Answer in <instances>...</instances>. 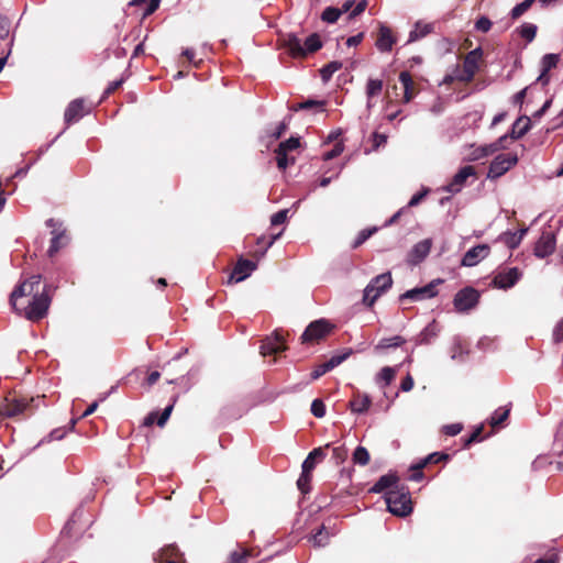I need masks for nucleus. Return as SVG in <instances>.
Segmentation results:
<instances>
[{
    "label": "nucleus",
    "instance_id": "f257e3e1",
    "mask_svg": "<svg viewBox=\"0 0 563 563\" xmlns=\"http://www.w3.org/2000/svg\"><path fill=\"white\" fill-rule=\"evenodd\" d=\"M42 276L33 275L27 280L20 284L11 294L10 301L14 309H16V299L24 296H32V300L24 308V317L31 321H38L43 319L51 306V286L45 285L42 291H38Z\"/></svg>",
    "mask_w": 563,
    "mask_h": 563
},
{
    "label": "nucleus",
    "instance_id": "f03ea898",
    "mask_svg": "<svg viewBox=\"0 0 563 563\" xmlns=\"http://www.w3.org/2000/svg\"><path fill=\"white\" fill-rule=\"evenodd\" d=\"M283 45L292 57H305L322 47L320 36L316 33L308 36L305 43L296 34L289 33L283 38Z\"/></svg>",
    "mask_w": 563,
    "mask_h": 563
},
{
    "label": "nucleus",
    "instance_id": "7ed1b4c3",
    "mask_svg": "<svg viewBox=\"0 0 563 563\" xmlns=\"http://www.w3.org/2000/svg\"><path fill=\"white\" fill-rule=\"evenodd\" d=\"M387 509L395 516L406 517L412 511L408 490L390 489L385 497Z\"/></svg>",
    "mask_w": 563,
    "mask_h": 563
},
{
    "label": "nucleus",
    "instance_id": "20e7f679",
    "mask_svg": "<svg viewBox=\"0 0 563 563\" xmlns=\"http://www.w3.org/2000/svg\"><path fill=\"white\" fill-rule=\"evenodd\" d=\"M390 273H384L373 278L364 289L363 302L372 307L377 298L391 287Z\"/></svg>",
    "mask_w": 563,
    "mask_h": 563
},
{
    "label": "nucleus",
    "instance_id": "39448f33",
    "mask_svg": "<svg viewBox=\"0 0 563 563\" xmlns=\"http://www.w3.org/2000/svg\"><path fill=\"white\" fill-rule=\"evenodd\" d=\"M479 300V292L473 287H465L454 296L453 305L456 311L466 312L473 309Z\"/></svg>",
    "mask_w": 563,
    "mask_h": 563
},
{
    "label": "nucleus",
    "instance_id": "423d86ee",
    "mask_svg": "<svg viewBox=\"0 0 563 563\" xmlns=\"http://www.w3.org/2000/svg\"><path fill=\"white\" fill-rule=\"evenodd\" d=\"M518 162L516 154H501L494 158L489 166L487 177L490 179L498 178L507 173Z\"/></svg>",
    "mask_w": 563,
    "mask_h": 563
},
{
    "label": "nucleus",
    "instance_id": "0eeeda50",
    "mask_svg": "<svg viewBox=\"0 0 563 563\" xmlns=\"http://www.w3.org/2000/svg\"><path fill=\"white\" fill-rule=\"evenodd\" d=\"M332 330V324L324 320L320 319L317 321L311 322L305 332L301 335L302 342H313L319 341L325 335H328Z\"/></svg>",
    "mask_w": 563,
    "mask_h": 563
},
{
    "label": "nucleus",
    "instance_id": "6e6552de",
    "mask_svg": "<svg viewBox=\"0 0 563 563\" xmlns=\"http://www.w3.org/2000/svg\"><path fill=\"white\" fill-rule=\"evenodd\" d=\"M43 397H37L36 400L42 399ZM35 398L30 400L25 398H5V402L0 408V413L4 417H16L23 413L30 406L31 402H34Z\"/></svg>",
    "mask_w": 563,
    "mask_h": 563
},
{
    "label": "nucleus",
    "instance_id": "1a4fd4ad",
    "mask_svg": "<svg viewBox=\"0 0 563 563\" xmlns=\"http://www.w3.org/2000/svg\"><path fill=\"white\" fill-rule=\"evenodd\" d=\"M441 283H442V279H435L423 287H417V288L407 290L399 297V300L404 301V300L409 299L412 301H419L422 299L432 298L437 295L435 287Z\"/></svg>",
    "mask_w": 563,
    "mask_h": 563
},
{
    "label": "nucleus",
    "instance_id": "9d476101",
    "mask_svg": "<svg viewBox=\"0 0 563 563\" xmlns=\"http://www.w3.org/2000/svg\"><path fill=\"white\" fill-rule=\"evenodd\" d=\"M475 168L471 165L462 167L452 178V180L442 189L450 194H457L464 187L467 178L475 177Z\"/></svg>",
    "mask_w": 563,
    "mask_h": 563
},
{
    "label": "nucleus",
    "instance_id": "9b49d317",
    "mask_svg": "<svg viewBox=\"0 0 563 563\" xmlns=\"http://www.w3.org/2000/svg\"><path fill=\"white\" fill-rule=\"evenodd\" d=\"M521 272L517 267H511L501 272H498L493 279V285L496 288L508 289L516 285L520 279Z\"/></svg>",
    "mask_w": 563,
    "mask_h": 563
},
{
    "label": "nucleus",
    "instance_id": "f8f14e48",
    "mask_svg": "<svg viewBox=\"0 0 563 563\" xmlns=\"http://www.w3.org/2000/svg\"><path fill=\"white\" fill-rule=\"evenodd\" d=\"M555 235L549 231H542L541 236L534 245V255L539 258H544L551 255L555 250Z\"/></svg>",
    "mask_w": 563,
    "mask_h": 563
},
{
    "label": "nucleus",
    "instance_id": "ddd939ff",
    "mask_svg": "<svg viewBox=\"0 0 563 563\" xmlns=\"http://www.w3.org/2000/svg\"><path fill=\"white\" fill-rule=\"evenodd\" d=\"M256 269L252 261L240 258L229 277V283H240L246 279Z\"/></svg>",
    "mask_w": 563,
    "mask_h": 563
},
{
    "label": "nucleus",
    "instance_id": "4468645a",
    "mask_svg": "<svg viewBox=\"0 0 563 563\" xmlns=\"http://www.w3.org/2000/svg\"><path fill=\"white\" fill-rule=\"evenodd\" d=\"M489 251L487 244H478L470 249L462 258V265L466 267L475 266L489 254Z\"/></svg>",
    "mask_w": 563,
    "mask_h": 563
},
{
    "label": "nucleus",
    "instance_id": "2eb2a0df",
    "mask_svg": "<svg viewBox=\"0 0 563 563\" xmlns=\"http://www.w3.org/2000/svg\"><path fill=\"white\" fill-rule=\"evenodd\" d=\"M432 246V241L430 239H424L417 244L413 245L412 250L408 255V262L410 264H418L423 261L427 255L430 253Z\"/></svg>",
    "mask_w": 563,
    "mask_h": 563
},
{
    "label": "nucleus",
    "instance_id": "dca6fc26",
    "mask_svg": "<svg viewBox=\"0 0 563 563\" xmlns=\"http://www.w3.org/2000/svg\"><path fill=\"white\" fill-rule=\"evenodd\" d=\"M507 137H508V135H503L495 143L475 148L471 153L470 159L471 161L482 159V158L487 157V156L492 155L493 153L497 152L499 148L505 147L504 142L507 140Z\"/></svg>",
    "mask_w": 563,
    "mask_h": 563
},
{
    "label": "nucleus",
    "instance_id": "f3484780",
    "mask_svg": "<svg viewBox=\"0 0 563 563\" xmlns=\"http://www.w3.org/2000/svg\"><path fill=\"white\" fill-rule=\"evenodd\" d=\"M286 349L284 344L283 336L275 332L272 336L267 338L262 346H261V353L262 355H268V354H276Z\"/></svg>",
    "mask_w": 563,
    "mask_h": 563
},
{
    "label": "nucleus",
    "instance_id": "a211bd4d",
    "mask_svg": "<svg viewBox=\"0 0 563 563\" xmlns=\"http://www.w3.org/2000/svg\"><path fill=\"white\" fill-rule=\"evenodd\" d=\"M481 57H482L481 48H475L474 51L470 52L466 55V57L464 59V64H463L464 73H465V76L463 77V79L471 80L474 77L475 71L478 67V60L481 59Z\"/></svg>",
    "mask_w": 563,
    "mask_h": 563
},
{
    "label": "nucleus",
    "instance_id": "6ab92c4d",
    "mask_svg": "<svg viewBox=\"0 0 563 563\" xmlns=\"http://www.w3.org/2000/svg\"><path fill=\"white\" fill-rule=\"evenodd\" d=\"M396 40L391 33V30L386 25H380L378 37L376 40V47L380 52H389L395 44Z\"/></svg>",
    "mask_w": 563,
    "mask_h": 563
},
{
    "label": "nucleus",
    "instance_id": "aec40b11",
    "mask_svg": "<svg viewBox=\"0 0 563 563\" xmlns=\"http://www.w3.org/2000/svg\"><path fill=\"white\" fill-rule=\"evenodd\" d=\"M347 357V354L342 355H334L329 361L324 362L323 364L319 365L314 368V371L311 373V376L313 379H317L324 375L327 372L333 369L338 365H340L345 358Z\"/></svg>",
    "mask_w": 563,
    "mask_h": 563
},
{
    "label": "nucleus",
    "instance_id": "412c9836",
    "mask_svg": "<svg viewBox=\"0 0 563 563\" xmlns=\"http://www.w3.org/2000/svg\"><path fill=\"white\" fill-rule=\"evenodd\" d=\"M52 235L51 245L47 251V255L49 257H53L62 247L68 243V238L64 230L54 229L52 231Z\"/></svg>",
    "mask_w": 563,
    "mask_h": 563
},
{
    "label": "nucleus",
    "instance_id": "4be33fe9",
    "mask_svg": "<svg viewBox=\"0 0 563 563\" xmlns=\"http://www.w3.org/2000/svg\"><path fill=\"white\" fill-rule=\"evenodd\" d=\"M85 114L84 101L81 99H76L69 103L65 111V121L66 123H73L78 121Z\"/></svg>",
    "mask_w": 563,
    "mask_h": 563
},
{
    "label": "nucleus",
    "instance_id": "5701e85b",
    "mask_svg": "<svg viewBox=\"0 0 563 563\" xmlns=\"http://www.w3.org/2000/svg\"><path fill=\"white\" fill-rule=\"evenodd\" d=\"M399 80L404 87V98L402 101L408 103L415 97V82L408 71H401L399 75Z\"/></svg>",
    "mask_w": 563,
    "mask_h": 563
},
{
    "label": "nucleus",
    "instance_id": "b1692460",
    "mask_svg": "<svg viewBox=\"0 0 563 563\" xmlns=\"http://www.w3.org/2000/svg\"><path fill=\"white\" fill-rule=\"evenodd\" d=\"M372 400L368 395L357 393L350 401V409L356 413H364L368 410Z\"/></svg>",
    "mask_w": 563,
    "mask_h": 563
},
{
    "label": "nucleus",
    "instance_id": "393cba45",
    "mask_svg": "<svg viewBox=\"0 0 563 563\" xmlns=\"http://www.w3.org/2000/svg\"><path fill=\"white\" fill-rule=\"evenodd\" d=\"M433 31V25L430 23L417 22L415 29L409 33L408 43H413L427 36Z\"/></svg>",
    "mask_w": 563,
    "mask_h": 563
},
{
    "label": "nucleus",
    "instance_id": "a878e982",
    "mask_svg": "<svg viewBox=\"0 0 563 563\" xmlns=\"http://www.w3.org/2000/svg\"><path fill=\"white\" fill-rule=\"evenodd\" d=\"M325 457V452L323 450V448H317V449H313L309 454L308 456L306 457V460L303 461L302 463V468L306 471V472H311L314 466H316V462L317 461H321Z\"/></svg>",
    "mask_w": 563,
    "mask_h": 563
},
{
    "label": "nucleus",
    "instance_id": "bb28decb",
    "mask_svg": "<svg viewBox=\"0 0 563 563\" xmlns=\"http://www.w3.org/2000/svg\"><path fill=\"white\" fill-rule=\"evenodd\" d=\"M397 481H398V477L394 474L384 475L375 483V485L372 487L371 492L380 493V492L396 485Z\"/></svg>",
    "mask_w": 563,
    "mask_h": 563
},
{
    "label": "nucleus",
    "instance_id": "cd10ccee",
    "mask_svg": "<svg viewBox=\"0 0 563 563\" xmlns=\"http://www.w3.org/2000/svg\"><path fill=\"white\" fill-rule=\"evenodd\" d=\"M178 550L175 545H167L159 550V552L155 555L154 560L157 563H176L172 560V558L176 556Z\"/></svg>",
    "mask_w": 563,
    "mask_h": 563
},
{
    "label": "nucleus",
    "instance_id": "c85d7f7f",
    "mask_svg": "<svg viewBox=\"0 0 563 563\" xmlns=\"http://www.w3.org/2000/svg\"><path fill=\"white\" fill-rule=\"evenodd\" d=\"M530 129V119H518L514 125L510 137L514 140L522 137Z\"/></svg>",
    "mask_w": 563,
    "mask_h": 563
},
{
    "label": "nucleus",
    "instance_id": "c756f323",
    "mask_svg": "<svg viewBox=\"0 0 563 563\" xmlns=\"http://www.w3.org/2000/svg\"><path fill=\"white\" fill-rule=\"evenodd\" d=\"M383 89V81L379 79H369L366 86V93L368 97L367 108H372L371 98L380 93Z\"/></svg>",
    "mask_w": 563,
    "mask_h": 563
},
{
    "label": "nucleus",
    "instance_id": "7c9ffc66",
    "mask_svg": "<svg viewBox=\"0 0 563 563\" xmlns=\"http://www.w3.org/2000/svg\"><path fill=\"white\" fill-rule=\"evenodd\" d=\"M331 537V533L327 530L324 526H322L317 533H314L310 541L313 543L314 547H324L328 544L329 539Z\"/></svg>",
    "mask_w": 563,
    "mask_h": 563
},
{
    "label": "nucleus",
    "instance_id": "2f4dec72",
    "mask_svg": "<svg viewBox=\"0 0 563 563\" xmlns=\"http://www.w3.org/2000/svg\"><path fill=\"white\" fill-rule=\"evenodd\" d=\"M352 460H353L354 464H357L361 466L367 465L369 462V453H368L367 449L364 446H361V445L357 446L353 452Z\"/></svg>",
    "mask_w": 563,
    "mask_h": 563
},
{
    "label": "nucleus",
    "instance_id": "473e14b6",
    "mask_svg": "<svg viewBox=\"0 0 563 563\" xmlns=\"http://www.w3.org/2000/svg\"><path fill=\"white\" fill-rule=\"evenodd\" d=\"M405 343V339L400 335H395L393 338L382 339L377 345L375 346L376 350H385L389 347H397Z\"/></svg>",
    "mask_w": 563,
    "mask_h": 563
},
{
    "label": "nucleus",
    "instance_id": "72a5a7b5",
    "mask_svg": "<svg viewBox=\"0 0 563 563\" xmlns=\"http://www.w3.org/2000/svg\"><path fill=\"white\" fill-rule=\"evenodd\" d=\"M437 336V329L434 323L428 324L419 334L418 343L419 344H429L432 339Z\"/></svg>",
    "mask_w": 563,
    "mask_h": 563
},
{
    "label": "nucleus",
    "instance_id": "f704fd0d",
    "mask_svg": "<svg viewBox=\"0 0 563 563\" xmlns=\"http://www.w3.org/2000/svg\"><path fill=\"white\" fill-rule=\"evenodd\" d=\"M276 153V162L279 169L284 170L289 165L295 164V157L288 156L287 153L279 152L278 150H275Z\"/></svg>",
    "mask_w": 563,
    "mask_h": 563
},
{
    "label": "nucleus",
    "instance_id": "c9c22d12",
    "mask_svg": "<svg viewBox=\"0 0 563 563\" xmlns=\"http://www.w3.org/2000/svg\"><path fill=\"white\" fill-rule=\"evenodd\" d=\"M341 67H342V63L341 62L334 60V62L329 63L328 65L322 67V69L320 70L322 79L324 81H328L331 78V76L335 71H338Z\"/></svg>",
    "mask_w": 563,
    "mask_h": 563
},
{
    "label": "nucleus",
    "instance_id": "e433bc0d",
    "mask_svg": "<svg viewBox=\"0 0 563 563\" xmlns=\"http://www.w3.org/2000/svg\"><path fill=\"white\" fill-rule=\"evenodd\" d=\"M300 145V141H299V137H290L289 140L287 141H284L282 143H279L278 147L276 150H278L279 152H284V153H289L296 148H298Z\"/></svg>",
    "mask_w": 563,
    "mask_h": 563
},
{
    "label": "nucleus",
    "instance_id": "4c0bfd02",
    "mask_svg": "<svg viewBox=\"0 0 563 563\" xmlns=\"http://www.w3.org/2000/svg\"><path fill=\"white\" fill-rule=\"evenodd\" d=\"M341 13H342V11L340 9L329 7V8L324 9L321 18L323 21H325L328 23H334L341 15Z\"/></svg>",
    "mask_w": 563,
    "mask_h": 563
},
{
    "label": "nucleus",
    "instance_id": "58836bf2",
    "mask_svg": "<svg viewBox=\"0 0 563 563\" xmlns=\"http://www.w3.org/2000/svg\"><path fill=\"white\" fill-rule=\"evenodd\" d=\"M509 411L510 410L508 408L497 409L494 412V415L492 416V420H490L492 426L496 427V426L501 424L508 418Z\"/></svg>",
    "mask_w": 563,
    "mask_h": 563
},
{
    "label": "nucleus",
    "instance_id": "ea45409f",
    "mask_svg": "<svg viewBox=\"0 0 563 563\" xmlns=\"http://www.w3.org/2000/svg\"><path fill=\"white\" fill-rule=\"evenodd\" d=\"M376 232V228H372V229H365V230H362L357 238L355 239V241L353 242L352 244V247L353 249H356L360 245H362L367 239H369L374 233Z\"/></svg>",
    "mask_w": 563,
    "mask_h": 563
},
{
    "label": "nucleus",
    "instance_id": "a19ab883",
    "mask_svg": "<svg viewBox=\"0 0 563 563\" xmlns=\"http://www.w3.org/2000/svg\"><path fill=\"white\" fill-rule=\"evenodd\" d=\"M395 375V369L389 366H386L380 369L379 374L377 375V380H383L385 382L386 385H389L394 379Z\"/></svg>",
    "mask_w": 563,
    "mask_h": 563
},
{
    "label": "nucleus",
    "instance_id": "79ce46f5",
    "mask_svg": "<svg viewBox=\"0 0 563 563\" xmlns=\"http://www.w3.org/2000/svg\"><path fill=\"white\" fill-rule=\"evenodd\" d=\"M311 472H306L303 468H302V473L301 475L299 476L298 481H297V486L298 488L302 492V493H307L309 490V483H310V478H311V475H310Z\"/></svg>",
    "mask_w": 563,
    "mask_h": 563
},
{
    "label": "nucleus",
    "instance_id": "37998d69",
    "mask_svg": "<svg viewBox=\"0 0 563 563\" xmlns=\"http://www.w3.org/2000/svg\"><path fill=\"white\" fill-rule=\"evenodd\" d=\"M537 33V26L534 24H525L520 29V35L528 42H531Z\"/></svg>",
    "mask_w": 563,
    "mask_h": 563
},
{
    "label": "nucleus",
    "instance_id": "c03bdc74",
    "mask_svg": "<svg viewBox=\"0 0 563 563\" xmlns=\"http://www.w3.org/2000/svg\"><path fill=\"white\" fill-rule=\"evenodd\" d=\"M534 0H525L522 1L521 3L517 4L512 10H511V16L514 19H517L519 18L520 15H522L532 4Z\"/></svg>",
    "mask_w": 563,
    "mask_h": 563
},
{
    "label": "nucleus",
    "instance_id": "a18cd8bd",
    "mask_svg": "<svg viewBox=\"0 0 563 563\" xmlns=\"http://www.w3.org/2000/svg\"><path fill=\"white\" fill-rule=\"evenodd\" d=\"M559 57L554 54H547L542 58V67L544 73H548L551 68L555 67L558 64Z\"/></svg>",
    "mask_w": 563,
    "mask_h": 563
},
{
    "label": "nucleus",
    "instance_id": "49530a36",
    "mask_svg": "<svg viewBox=\"0 0 563 563\" xmlns=\"http://www.w3.org/2000/svg\"><path fill=\"white\" fill-rule=\"evenodd\" d=\"M251 553L249 550L234 551L230 555V563H246Z\"/></svg>",
    "mask_w": 563,
    "mask_h": 563
},
{
    "label": "nucleus",
    "instance_id": "de8ad7c7",
    "mask_svg": "<svg viewBox=\"0 0 563 563\" xmlns=\"http://www.w3.org/2000/svg\"><path fill=\"white\" fill-rule=\"evenodd\" d=\"M332 455L336 464L343 463L347 457V450L344 445L335 446L332 450Z\"/></svg>",
    "mask_w": 563,
    "mask_h": 563
},
{
    "label": "nucleus",
    "instance_id": "09e8293b",
    "mask_svg": "<svg viewBox=\"0 0 563 563\" xmlns=\"http://www.w3.org/2000/svg\"><path fill=\"white\" fill-rule=\"evenodd\" d=\"M311 412L317 418H322L325 415V406L322 400L314 399L311 404Z\"/></svg>",
    "mask_w": 563,
    "mask_h": 563
},
{
    "label": "nucleus",
    "instance_id": "8fccbe9b",
    "mask_svg": "<svg viewBox=\"0 0 563 563\" xmlns=\"http://www.w3.org/2000/svg\"><path fill=\"white\" fill-rule=\"evenodd\" d=\"M11 22L8 18L0 15V38L4 40L9 36Z\"/></svg>",
    "mask_w": 563,
    "mask_h": 563
},
{
    "label": "nucleus",
    "instance_id": "3c124183",
    "mask_svg": "<svg viewBox=\"0 0 563 563\" xmlns=\"http://www.w3.org/2000/svg\"><path fill=\"white\" fill-rule=\"evenodd\" d=\"M287 216H288V210L287 209H284V210H280V211L276 212L271 218L272 225H279V224L285 223L286 220H287Z\"/></svg>",
    "mask_w": 563,
    "mask_h": 563
},
{
    "label": "nucleus",
    "instance_id": "603ef678",
    "mask_svg": "<svg viewBox=\"0 0 563 563\" xmlns=\"http://www.w3.org/2000/svg\"><path fill=\"white\" fill-rule=\"evenodd\" d=\"M490 27H492V22H490V20H489L488 18H486V16H481V18L476 21V23H475V29H476L477 31H481V32H484V33L488 32V31L490 30Z\"/></svg>",
    "mask_w": 563,
    "mask_h": 563
},
{
    "label": "nucleus",
    "instance_id": "864d4df0",
    "mask_svg": "<svg viewBox=\"0 0 563 563\" xmlns=\"http://www.w3.org/2000/svg\"><path fill=\"white\" fill-rule=\"evenodd\" d=\"M322 101H316V100H307L305 102L298 103L297 106L292 107L294 111L303 110V109H310L313 107H322Z\"/></svg>",
    "mask_w": 563,
    "mask_h": 563
},
{
    "label": "nucleus",
    "instance_id": "5fc2aeb1",
    "mask_svg": "<svg viewBox=\"0 0 563 563\" xmlns=\"http://www.w3.org/2000/svg\"><path fill=\"white\" fill-rule=\"evenodd\" d=\"M504 241L510 249H515L520 243V236L517 233H505Z\"/></svg>",
    "mask_w": 563,
    "mask_h": 563
},
{
    "label": "nucleus",
    "instance_id": "6e6d98bb",
    "mask_svg": "<svg viewBox=\"0 0 563 563\" xmlns=\"http://www.w3.org/2000/svg\"><path fill=\"white\" fill-rule=\"evenodd\" d=\"M429 190L424 189L421 192H418L411 197L406 208H411L418 206L421 200L428 195Z\"/></svg>",
    "mask_w": 563,
    "mask_h": 563
},
{
    "label": "nucleus",
    "instance_id": "4d7b16f0",
    "mask_svg": "<svg viewBox=\"0 0 563 563\" xmlns=\"http://www.w3.org/2000/svg\"><path fill=\"white\" fill-rule=\"evenodd\" d=\"M461 431H462V424H460V423H452V424H446L443 427V432L446 435L453 437V435L459 434Z\"/></svg>",
    "mask_w": 563,
    "mask_h": 563
},
{
    "label": "nucleus",
    "instance_id": "13d9d810",
    "mask_svg": "<svg viewBox=\"0 0 563 563\" xmlns=\"http://www.w3.org/2000/svg\"><path fill=\"white\" fill-rule=\"evenodd\" d=\"M173 411V405L167 406L157 420L159 427H164Z\"/></svg>",
    "mask_w": 563,
    "mask_h": 563
},
{
    "label": "nucleus",
    "instance_id": "bf43d9fd",
    "mask_svg": "<svg viewBox=\"0 0 563 563\" xmlns=\"http://www.w3.org/2000/svg\"><path fill=\"white\" fill-rule=\"evenodd\" d=\"M553 339L556 343L563 342V320L553 330Z\"/></svg>",
    "mask_w": 563,
    "mask_h": 563
},
{
    "label": "nucleus",
    "instance_id": "052dcab7",
    "mask_svg": "<svg viewBox=\"0 0 563 563\" xmlns=\"http://www.w3.org/2000/svg\"><path fill=\"white\" fill-rule=\"evenodd\" d=\"M343 151V146L341 144H336L330 152L325 153L323 158L325 161H330L336 156H339Z\"/></svg>",
    "mask_w": 563,
    "mask_h": 563
},
{
    "label": "nucleus",
    "instance_id": "680f3d73",
    "mask_svg": "<svg viewBox=\"0 0 563 563\" xmlns=\"http://www.w3.org/2000/svg\"><path fill=\"white\" fill-rule=\"evenodd\" d=\"M439 456V453H432L430 455H428L427 457H424L423 460H421L418 464L416 465H412L411 466V470H421L422 467H424L428 463H431V461L433 460V457H438Z\"/></svg>",
    "mask_w": 563,
    "mask_h": 563
},
{
    "label": "nucleus",
    "instance_id": "e2e57ef3",
    "mask_svg": "<svg viewBox=\"0 0 563 563\" xmlns=\"http://www.w3.org/2000/svg\"><path fill=\"white\" fill-rule=\"evenodd\" d=\"M413 378L410 375H407L401 382L400 389L407 393L413 388Z\"/></svg>",
    "mask_w": 563,
    "mask_h": 563
},
{
    "label": "nucleus",
    "instance_id": "0e129e2a",
    "mask_svg": "<svg viewBox=\"0 0 563 563\" xmlns=\"http://www.w3.org/2000/svg\"><path fill=\"white\" fill-rule=\"evenodd\" d=\"M374 148H378L384 145L387 141V137L384 134L374 133L373 134Z\"/></svg>",
    "mask_w": 563,
    "mask_h": 563
},
{
    "label": "nucleus",
    "instance_id": "69168bd1",
    "mask_svg": "<svg viewBox=\"0 0 563 563\" xmlns=\"http://www.w3.org/2000/svg\"><path fill=\"white\" fill-rule=\"evenodd\" d=\"M367 2L365 0L358 2L350 14V18H354L362 13L366 9Z\"/></svg>",
    "mask_w": 563,
    "mask_h": 563
},
{
    "label": "nucleus",
    "instance_id": "338daca9",
    "mask_svg": "<svg viewBox=\"0 0 563 563\" xmlns=\"http://www.w3.org/2000/svg\"><path fill=\"white\" fill-rule=\"evenodd\" d=\"M159 5V0H151L145 12H144V15H150L152 14L153 12H155L157 10Z\"/></svg>",
    "mask_w": 563,
    "mask_h": 563
},
{
    "label": "nucleus",
    "instance_id": "774afa93",
    "mask_svg": "<svg viewBox=\"0 0 563 563\" xmlns=\"http://www.w3.org/2000/svg\"><path fill=\"white\" fill-rule=\"evenodd\" d=\"M363 40V33H360L357 35L351 36L346 41L347 46H356L358 45Z\"/></svg>",
    "mask_w": 563,
    "mask_h": 563
}]
</instances>
